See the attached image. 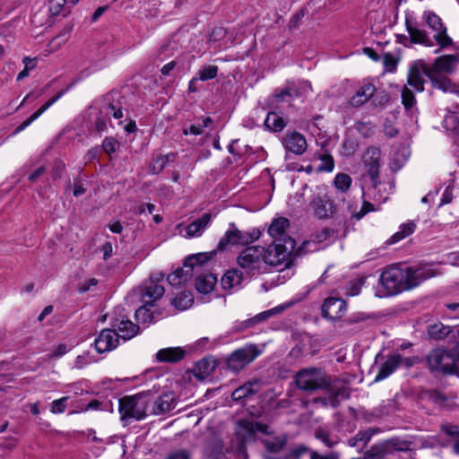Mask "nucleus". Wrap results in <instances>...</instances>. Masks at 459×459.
Masks as SVG:
<instances>
[{"instance_id":"43","label":"nucleus","mask_w":459,"mask_h":459,"mask_svg":"<svg viewBox=\"0 0 459 459\" xmlns=\"http://www.w3.org/2000/svg\"><path fill=\"white\" fill-rule=\"evenodd\" d=\"M351 178L344 173H338L334 177L333 184L337 190L346 192L351 186Z\"/></svg>"},{"instance_id":"48","label":"nucleus","mask_w":459,"mask_h":459,"mask_svg":"<svg viewBox=\"0 0 459 459\" xmlns=\"http://www.w3.org/2000/svg\"><path fill=\"white\" fill-rule=\"evenodd\" d=\"M320 165L317 167V171L332 172L334 168V161L332 155L329 153H324L320 157Z\"/></svg>"},{"instance_id":"59","label":"nucleus","mask_w":459,"mask_h":459,"mask_svg":"<svg viewBox=\"0 0 459 459\" xmlns=\"http://www.w3.org/2000/svg\"><path fill=\"white\" fill-rule=\"evenodd\" d=\"M98 281L94 278L87 279L79 284L78 290L81 293H84L91 290L92 286H96Z\"/></svg>"},{"instance_id":"24","label":"nucleus","mask_w":459,"mask_h":459,"mask_svg":"<svg viewBox=\"0 0 459 459\" xmlns=\"http://www.w3.org/2000/svg\"><path fill=\"white\" fill-rule=\"evenodd\" d=\"M71 88V85L66 89L60 91L54 97L48 100L43 104L38 110L30 115L26 120H24L14 131V134H19L28 127L32 122L37 120L46 110H48L52 105H54L58 100H60Z\"/></svg>"},{"instance_id":"21","label":"nucleus","mask_w":459,"mask_h":459,"mask_svg":"<svg viewBox=\"0 0 459 459\" xmlns=\"http://www.w3.org/2000/svg\"><path fill=\"white\" fill-rule=\"evenodd\" d=\"M209 262L210 260L205 262V264L203 267V269L199 273H195L194 275L195 277L196 290L204 294L210 293L213 290L217 282L216 276L213 273H207L209 268Z\"/></svg>"},{"instance_id":"50","label":"nucleus","mask_w":459,"mask_h":459,"mask_svg":"<svg viewBox=\"0 0 459 459\" xmlns=\"http://www.w3.org/2000/svg\"><path fill=\"white\" fill-rule=\"evenodd\" d=\"M68 399V396H64L60 399L53 401L51 403L50 411L54 414L63 413L66 409Z\"/></svg>"},{"instance_id":"34","label":"nucleus","mask_w":459,"mask_h":459,"mask_svg":"<svg viewBox=\"0 0 459 459\" xmlns=\"http://www.w3.org/2000/svg\"><path fill=\"white\" fill-rule=\"evenodd\" d=\"M185 356V351L179 347H170L160 349L156 353V358L161 362L175 363L181 360Z\"/></svg>"},{"instance_id":"63","label":"nucleus","mask_w":459,"mask_h":459,"mask_svg":"<svg viewBox=\"0 0 459 459\" xmlns=\"http://www.w3.org/2000/svg\"><path fill=\"white\" fill-rule=\"evenodd\" d=\"M93 361H95V359H90L88 355H80L76 358L75 366L78 368H82Z\"/></svg>"},{"instance_id":"46","label":"nucleus","mask_w":459,"mask_h":459,"mask_svg":"<svg viewBox=\"0 0 459 459\" xmlns=\"http://www.w3.org/2000/svg\"><path fill=\"white\" fill-rule=\"evenodd\" d=\"M365 277L357 278L354 281H350V283L346 287L345 294L349 297H354L359 295L362 286L365 284Z\"/></svg>"},{"instance_id":"5","label":"nucleus","mask_w":459,"mask_h":459,"mask_svg":"<svg viewBox=\"0 0 459 459\" xmlns=\"http://www.w3.org/2000/svg\"><path fill=\"white\" fill-rule=\"evenodd\" d=\"M379 281L385 292L382 296H394L408 290L405 266L392 264L380 274Z\"/></svg>"},{"instance_id":"9","label":"nucleus","mask_w":459,"mask_h":459,"mask_svg":"<svg viewBox=\"0 0 459 459\" xmlns=\"http://www.w3.org/2000/svg\"><path fill=\"white\" fill-rule=\"evenodd\" d=\"M264 247L251 246L246 247L238 256V265L252 275L258 273L264 266Z\"/></svg>"},{"instance_id":"19","label":"nucleus","mask_w":459,"mask_h":459,"mask_svg":"<svg viewBox=\"0 0 459 459\" xmlns=\"http://www.w3.org/2000/svg\"><path fill=\"white\" fill-rule=\"evenodd\" d=\"M118 334L113 329H103L95 339V350L98 353L110 351L118 345Z\"/></svg>"},{"instance_id":"23","label":"nucleus","mask_w":459,"mask_h":459,"mask_svg":"<svg viewBox=\"0 0 459 459\" xmlns=\"http://www.w3.org/2000/svg\"><path fill=\"white\" fill-rule=\"evenodd\" d=\"M248 241L246 233H243L235 227L234 223L230 224V229L225 232L224 236L218 243L220 250L226 249L229 246L244 244Z\"/></svg>"},{"instance_id":"36","label":"nucleus","mask_w":459,"mask_h":459,"mask_svg":"<svg viewBox=\"0 0 459 459\" xmlns=\"http://www.w3.org/2000/svg\"><path fill=\"white\" fill-rule=\"evenodd\" d=\"M154 305L144 304L135 310L134 316L138 323H152L155 320V315L159 314Z\"/></svg>"},{"instance_id":"49","label":"nucleus","mask_w":459,"mask_h":459,"mask_svg":"<svg viewBox=\"0 0 459 459\" xmlns=\"http://www.w3.org/2000/svg\"><path fill=\"white\" fill-rule=\"evenodd\" d=\"M402 103L406 109L411 108L416 103L415 96L407 85L402 90Z\"/></svg>"},{"instance_id":"61","label":"nucleus","mask_w":459,"mask_h":459,"mask_svg":"<svg viewBox=\"0 0 459 459\" xmlns=\"http://www.w3.org/2000/svg\"><path fill=\"white\" fill-rule=\"evenodd\" d=\"M169 155L160 156V157L157 158L154 162L153 169H157V171H156L157 173L161 171L163 169V168L165 167V165L167 164V162H169Z\"/></svg>"},{"instance_id":"14","label":"nucleus","mask_w":459,"mask_h":459,"mask_svg":"<svg viewBox=\"0 0 459 459\" xmlns=\"http://www.w3.org/2000/svg\"><path fill=\"white\" fill-rule=\"evenodd\" d=\"M431 71L422 60H418L411 65L408 71L407 86L413 88L416 91H424L425 76L429 77Z\"/></svg>"},{"instance_id":"13","label":"nucleus","mask_w":459,"mask_h":459,"mask_svg":"<svg viewBox=\"0 0 459 459\" xmlns=\"http://www.w3.org/2000/svg\"><path fill=\"white\" fill-rule=\"evenodd\" d=\"M406 281L408 282V290H411L423 281L434 277L437 273L430 264H421L419 266H405Z\"/></svg>"},{"instance_id":"17","label":"nucleus","mask_w":459,"mask_h":459,"mask_svg":"<svg viewBox=\"0 0 459 459\" xmlns=\"http://www.w3.org/2000/svg\"><path fill=\"white\" fill-rule=\"evenodd\" d=\"M290 221L285 217H278L273 220L268 234L273 239V243L286 244L287 240H294L289 235Z\"/></svg>"},{"instance_id":"64","label":"nucleus","mask_w":459,"mask_h":459,"mask_svg":"<svg viewBox=\"0 0 459 459\" xmlns=\"http://www.w3.org/2000/svg\"><path fill=\"white\" fill-rule=\"evenodd\" d=\"M168 459H190V457L186 450H179L170 454Z\"/></svg>"},{"instance_id":"58","label":"nucleus","mask_w":459,"mask_h":459,"mask_svg":"<svg viewBox=\"0 0 459 459\" xmlns=\"http://www.w3.org/2000/svg\"><path fill=\"white\" fill-rule=\"evenodd\" d=\"M397 61L391 54H385L384 56V65L388 72H393L396 68Z\"/></svg>"},{"instance_id":"60","label":"nucleus","mask_w":459,"mask_h":459,"mask_svg":"<svg viewBox=\"0 0 459 459\" xmlns=\"http://www.w3.org/2000/svg\"><path fill=\"white\" fill-rule=\"evenodd\" d=\"M69 347L66 344L61 343L58 344L55 350L53 351L52 354L50 355L51 358H60L66 354L69 351Z\"/></svg>"},{"instance_id":"20","label":"nucleus","mask_w":459,"mask_h":459,"mask_svg":"<svg viewBox=\"0 0 459 459\" xmlns=\"http://www.w3.org/2000/svg\"><path fill=\"white\" fill-rule=\"evenodd\" d=\"M283 146L289 152L296 155L303 154L307 148L305 136L298 132H287L283 137Z\"/></svg>"},{"instance_id":"8","label":"nucleus","mask_w":459,"mask_h":459,"mask_svg":"<svg viewBox=\"0 0 459 459\" xmlns=\"http://www.w3.org/2000/svg\"><path fill=\"white\" fill-rule=\"evenodd\" d=\"M112 329L124 340L134 337L139 332V326L134 324L128 316L125 307H116L110 315Z\"/></svg>"},{"instance_id":"54","label":"nucleus","mask_w":459,"mask_h":459,"mask_svg":"<svg viewBox=\"0 0 459 459\" xmlns=\"http://www.w3.org/2000/svg\"><path fill=\"white\" fill-rule=\"evenodd\" d=\"M119 143L112 137H106L102 143V149L105 152L111 154L117 151Z\"/></svg>"},{"instance_id":"47","label":"nucleus","mask_w":459,"mask_h":459,"mask_svg":"<svg viewBox=\"0 0 459 459\" xmlns=\"http://www.w3.org/2000/svg\"><path fill=\"white\" fill-rule=\"evenodd\" d=\"M441 431L449 438L453 443L459 438V426L446 422L441 425Z\"/></svg>"},{"instance_id":"29","label":"nucleus","mask_w":459,"mask_h":459,"mask_svg":"<svg viewBox=\"0 0 459 459\" xmlns=\"http://www.w3.org/2000/svg\"><path fill=\"white\" fill-rule=\"evenodd\" d=\"M459 64V58L455 55H444L436 58L433 69L435 73L452 74Z\"/></svg>"},{"instance_id":"4","label":"nucleus","mask_w":459,"mask_h":459,"mask_svg":"<svg viewBox=\"0 0 459 459\" xmlns=\"http://www.w3.org/2000/svg\"><path fill=\"white\" fill-rule=\"evenodd\" d=\"M212 253H197L187 256L181 268L168 275V282L177 288L185 286L195 273L203 269L205 262L212 258Z\"/></svg>"},{"instance_id":"33","label":"nucleus","mask_w":459,"mask_h":459,"mask_svg":"<svg viewBox=\"0 0 459 459\" xmlns=\"http://www.w3.org/2000/svg\"><path fill=\"white\" fill-rule=\"evenodd\" d=\"M215 367V360L209 358H204L195 364L193 369V374L197 379L204 380L211 376Z\"/></svg>"},{"instance_id":"11","label":"nucleus","mask_w":459,"mask_h":459,"mask_svg":"<svg viewBox=\"0 0 459 459\" xmlns=\"http://www.w3.org/2000/svg\"><path fill=\"white\" fill-rule=\"evenodd\" d=\"M260 353L261 351L255 345H246L231 353L227 360L228 368L238 372L255 360Z\"/></svg>"},{"instance_id":"35","label":"nucleus","mask_w":459,"mask_h":459,"mask_svg":"<svg viewBox=\"0 0 459 459\" xmlns=\"http://www.w3.org/2000/svg\"><path fill=\"white\" fill-rule=\"evenodd\" d=\"M429 78L434 88L438 89L444 92L455 91V86L447 77L435 73V71H431V73L429 74Z\"/></svg>"},{"instance_id":"39","label":"nucleus","mask_w":459,"mask_h":459,"mask_svg":"<svg viewBox=\"0 0 459 459\" xmlns=\"http://www.w3.org/2000/svg\"><path fill=\"white\" fill-rule=\"evenodd\" d=\"M265 449L271 453L281 452L287 443V437L285 436L269 437L262 440Z\"/></svg>"},{"instance_id":"38","label":"nucleus","mask_w":459,"mask_h":459,"mask_svg":"<svg viewBox=\"0 0 459 459\" xmlns=\"http://www.w3.org/2000/svg\"><path fill=\"white\" fill-rule=\"evenodd\" d=\"M416 222L414 221H409L407 222L402 223L399 227V230L393 234L389 239L391 244L397 243L402 239L407 238L411 235L416 230Z\"/></svg>"},{"instance_id":"57","label":"nucleus","mask_w":459,"mask_h":459,"mask_svg":"<svg viewBox=\"0 0 459 459\" xmlns=\"http://www.w3.org/2000/svg\"><path fill=\"white\" fill-rule=\"evenodd\" d=\"M372 435H373V433L368 432V431H364V432L360 431L355 436V437L353 439H351L349 441L350 445L351 446H355L358 442H362L363 444H367L370 440Z\"/></svg>"},{"instance_id":"1","label":"nucleus","mask_w":459,"mask_h":459,"mask_svg":"<svg viewBox=\"0 0 459 459\" xmlns=\"http://www.w3.org/2000/svg\"><path fill=\"white\" fill-rule=\"evenodd\" d=\"M295 382L298 388L303 391L325 390V395L313 400V403H318L322 407L337 408L342 401L350 397V389L344 382L337 377L333 378L316 368L299 370L295 376Z\"/></svg>"},{"instance_id":"18","label":"nucleus","mask_w":459,"mask_h":459,"mask_svg":"<svg viewBox=\"0 0 459 459\" xmlns=\"http://www.w3.org/2000/svg\"><path fill=\"white\" fill-rule=\"evenodd\" d=\"M312 91L311 83L308 81H301L298 83H290L280 93L274 95L278 101H290L303 94Z\"/></svg>"},{"instance_id":"32","label":"nucleus","mask_w":459,"mask_h":459,"mask_svg":"<svg viewBox=\"0 0 459 459\" xmlns=\"http://www.w3.org/2000/svg\"><path fill=\"white\" fill-rule=\"evenodd\" d=\"M261 389V383L259 380H252L245 383L243 385L239 386L231 394V398L234 401H240L244 398H247L252 394H256Z\"/></svg>"},{"instance_id":"26","label":"nucleus","mask_w":459,"mask_h":459,"mask_svg":"<svg viewBox=\"0 0 459 459\" xmlns=\"http://www.w3.org/2000/svg\"><path fill=\"white\" fill-rule=\"evenodd\" d=\"M454 326L445 325L441 322L429 325L427 329V334L429 339L434 341H441L447 339V342L452 345Z\"/></svg>"},{"instance_id":"3","label":"nucleus","mask_w":459,"mask_h":459,"mask_svg":"<svg viewBox=\"0 0 459 459\" xmlns=\"http://www.w3.org/2000/svg\"><path fill=\"white\" fill-rule=\"evenodd\" d=\"M153 400L152 391L142 392L134 395H126L119 399L118 411L124 426L132 420H142L148 416L149 407Z\"/></svg>"},{"instance_id":"41","label":"nucleus","mask_w":459,"mask_h":459,"mask_svg":"<svg viewBox=\"0 0 459 459\" xmlns=\"http://www.w3.org/2000/svg\"><path fill=\"white\" fill-rule=\"evenodd\" d=\"M194 302V296L191 291H182L172 300V304L179 310L189 308Z\"/></svg>"},{"instance_id":"53","label":"nucleus","mask_w":459,"mask_h":459,"mask_svg":"<svg viewBox=\"0 0 459 459\" xmlns=\"http://www.w3.org/2000/svg\"><path fill=\"white\" fill-rule=\"evenodd\" d=\"M105 410V407L103 406V403L99 400H91L90 403H87V405L80 408L79 410H75L74 412H85L88 411H102Z\"/></svg>"},{"instance_id":"45","label":"nucleus","mask_w":459,"mask_h":459,"mask_svg":"<svg viewBox=\"0 0 459 459\" xmlns=\"http://www.w3.org/2000/svg\"><path fill=\"white\" fill-rule=\"evenodd\" d=\"M218 74V67L216 65H207L203 67L196 74V77L199 81H208L214 79Z\"/></svg>"},{"instance_id":"55","label":"nucleus","mask_w":459,"mask_h":459,"mask_svg":"<svg viewBox=\"0 0 459 459\" xmlns=\"http://www.w3.org/2000/svg\"><path fill=\"white\" fill-rule=\"evenodd\" d=\"M309 451V448L304 445H299L293 448H291L287 455L288 459H299L303 455L307 453Z\"/></svg>"},{"instance_id":"44","label":"nucleus","mask_w":459,"mask_h":459,"mask_svg":"<svg viewBox=\"0 0 459 459\" xmlns=\"http://www.w3.org/2000/svg\"><path fill=\"white\" fill-rule=\"evenodd\" d=\"M410 446L411 442L400 438H391L385 443V448L387 450L408 451L410 450Z\"/></svg>"},{"instance_id":"62","label":"nucleus","mask_w":459,"mask_h":459,"mask_svg":"<svg viewBox=\"0 0 459 459\" xmlns=\"http://www.w3.org/2000/svg\"><path fill=\"white\" fill-rule=\"evenodd\" d=\"M454 335L452 345L454 351L456 353L457 359H459V325L454 326Z\"/></svg>"},{"instance_id":"2","label":"nucleus","mask_w":459,"mask_h":459,"mask_svg":"<svg viewBox=\"0 0 459 459\" xmlns=\"http://www.w3.org/2000/svg\"><path fill=\"white\" fill-rule=\"evenodd\" d=\"M422 21L434 32L433 39L427 30L420 29L413 14H406L405 27L412 44H420L427 48L434 46V41L440 48H447L453 45L452 38L447 34V28L442 19L432 11L422 13Z\"/></svg>"},{"instance_id":"52","label":"nucleus","mask_w":459,"mask_h":459,"mask_svg":"<svg viewBox=\"0 0 459 459\" xmlns=\"http://www.w3.org/2000/svg\"><path fill=\"white\" fill-rule=\"evenodd\" d=\"M372 104L375 106H384L389 101V96L388 94L384 91H377L374 93V96H372L371 99Z\"/></svg>"},{"instance_id":"10","label":"nucleus","mask_w":459,"mask_h":459,"mask_svg":"<svg viewBox=\"0 0 459 459\" xmlns=\"http://www.w3.org/2000/svg\"><path fill=\"white\" fill-rule=\"evenodd\" d=\"M295 247V240H287L286 244L273 242L267 248L264 247V265H287Z\"/></svg>"},{"instance_id":"27","label":"nucleus","mask_w":459,"mask_h":459,"mask_svg":"<svg viewBox=\"0 0 459 459\" xmlns=\"http://www.w3.org/2000/svg\"><path fill=\"white\" fill-rule=\"evenodd\" d=\"M403 364V357L400 354H393L387 357L385 361L380 366L374 381L379 382L387 378L393 374L398 367Z\"/></svg>"},{"instance_id":"28","label":"nucleus","mask_w":459,"mask_h":459,"mask_svg":"<svg viewBox=\"0 0 459 459\" xmlns=\"http://www.w3.org/2000/svg\"><path fill=\"white\" fill-rule=\"evenodd\" d=\"M376 91L375 85L369 81H364L351 98L350 103L353 107H359L372 99Z\"/></svg>"},{"instance_id":"37","label":"nucleus","mask_w":459,"mask_h":459,"mask_svg":"<svg viewBox=\"0 0 459 459\" xmlns=\"http://www.w3.org/2000/svg\"><path fill=\"white\" fill-rule=\"evenodd\" d=\"M65 4L66 0H49L48 8L40 9L36 13H49L51 17L63 13V16H65V13H69Z\"/></svg>"},{"instance_id":"16","label":"nucleus","mask_w":459,"mask_h":459,"mask_svg":"<svg viewBox=\"0 0 459 459\" xmlns=\"http://www.w3.org/2000/svg\"><path fill=\"white\" fill-rule=\"evenodd\" d=\"M380 155L381 152L379 148L371 146L367 149L362 157L364 167L366 168L374 186H376L378 181Z\"/></svg>"},{"instance_id":"51","label":"nucleus","mask_w":459,"mask_h":459,"mask_svg":"<svg viewBox=\"0 0 459 459\" xmlns=\"http://www.w3.org/2000/svg\"><path fill=\"white\" fill-rule=\"evenodd\" d=\"M443 126L446 130H457L459 126L458 117L454 113H448L444 118Z\"/></svg>"},{"instance_id":"22","label":"nucleus","mask_w":459,"mask_h":459,"mask_svg":"<svg viewBox=\"0 0 459 459\" xmlns=\"http://www.w3.org/2000/svg\"><path fill=\"white\" fill-rule=\"evenodd\" d=\"M345 310V301L342 299L338 298L326 299L322 306L323 316L331 320L342 317Z\"/></svg>"},{"instance_id":"40","label":"nucleus","mask_w":459,"mask_h":459,"mask_svg":"<svg viewBox=\"0 0 459 459\" xmlns=\"http://www.w3.org/2000/svg\"><path fill=\"white\" fill-rule=\"evenodd\" d=\"M264 126L273 132H280L285 126L284 119L276 112H270L264 120Z\"/></svg>"},{"instance_id":"30","label":"nucleus","mask_w":459,"mask_h":459,"mask_svg":"<svg viewBox=\"0 0 459 459\" xmlns=\"http://www.w3.org/2000/svg\"><path fill=\"white\" fill-rule=\"evenodd\" d=\"M152 413L155 415L169 412L176 406L173 394H163L158 399L152 400Z\"/></svg>"},{"instance_id":"6","label":"nucleus","mask_w":459,"mask_h":459,"mask_svg":"<svg viewBox=\"0 0 459 459\" xmlns=\"http://www.w3.org/2000/svg\"><path fill=\"white\" fill-rule=\"evenodd\" d=\"M427 362L431 371L445 374H457L459 371L456 353L444 348L432 350L427 356Z\"/></svg>"},{"instance_id":"31","label":"nucleus","mask_w":459,"mask_h":459,"mask_svg":"<svg viewBox=\"0 0 459 459\" xmlns=\"http://www.w3.org/2000/svg\"><path fill=\"white\" fill-rule=\"evenodd\" d=\"M243 281L242 273L236 270H229L221 279V285L225 290L235 291L239 289Z\"/></svg>"},{"instance_id":"12","label":"nucleus","mask_w":459,"mask_h":459,"mask_svg":"<svg viewBox=\"0 0 459 459\" xmlns=\"http://www.w3.org/2000/svg\"><path fill=\"white\" fill-rule=\"evenodd\" d=\"M160 278L152 275L148 280L143 281L140 287L141 300L144 304L156 306V303L161 299L165 293L164 287L160 283Z\"/></svg>"},{"instance_id":"56","label":"nucleus","mask_w":459,"mask_h":459,"mask_svg":"<svg viewBox=\"0 0 459 459\" xmlns=\"http://www.w3.org/2000/svg\"><path fill=\"white\" fill-rule=\"evenodd\" d=\"M211 122V118L207 117L204 121V125H191L187 129H185V134H194L198 135L203 134L204 127L208 126V123Z\"/></svg>"},{"instance_id":"42","label":"nucleus","mask_w":459,"mask_h":459,"mask_svg":"<svg viewBox=\"0 0 459 459\" xmlns=\"http://www.w3.org/2000/svg\"><path fill=\"white\" fill-rule=\"evenodd\" d=\"M288 307H289L288 304L279 305V306L274 307H273L271 309H268V310H265L264 312H261V313L257 314L256 316H255L251 319V321H252L253 324H256V323L264 321V320L270 318L273 316H275V315H278V314L281 313Z\"/></svg>"},{"instance_id":"25","label":"nucleus","mask_w":459,"mask_h":459,"mask_svg":"<svg viewBox=\"0 0 459 459\" xmlns=\"http://www.w3.org/2000/svg\"><path fill=\"white\" fill-rule=\"evenodd\" d=\"M212 215L210 213H204L200 218L188 224L186 229L185 237L187 238H194L201 237L206 229L211 225Z\"/></svg>"},{"instance_id":"15","label":"nucleus","mask_w":459,"mask_h":459,"mask_svg":"<svg viewBox=\"0 0 459 459\" xmlns=\"http://www.w3.org/2000/svg\"><path fill=\"white\" fill-rule=\"evenodd\" d=\"M268 429L266 424L244 420L238 421L236 435L240 442L245 443L255 439L257 432L269 434Z\"/></svg>"},{"instance_id":"7","label":"nucleus","mask_w":459,"mask_h":459,"mask_svg":"<svg viewBox=\"0 0 459 459\" xmlns=\"http://www.w3.org/2000/svg\"><path fill=\"white\" fill-rule=\"evenodd\" d=\"M308 209L318 220H329L338 212L337 204L325 191H319L311 195Z\"/></svg>"}]
</instances>
